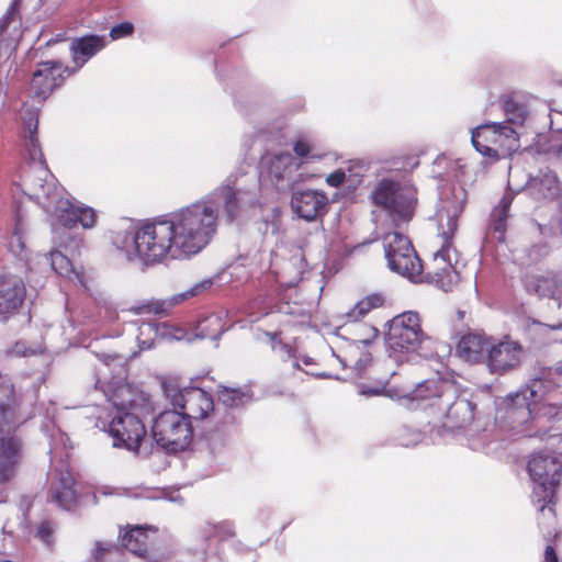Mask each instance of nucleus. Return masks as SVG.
<instances>
[{
  "instance_id": "79ce46f5",
  "label": "nucleus",
  "mask_w": 562,
  "mask_h": 562,
  "mask_svg": "<svg viewBox=\"0 0 562 562\" xmlns=\"http://www.w3.org/2000/svg\"><path fill=\"white\" fill-rule=\"evenodd\" d=\"M134 26L130 22H123L115 26H113L110 31V36L112 40H119L125 36H128L133 33Z\"/></svg>"
},
{
  "instance_id": "de8ad7c7",
  "label": "nucleus",
  "mask_w": 562,
  "mask_h": 562,
  "mask_svg": "<svg viewBox=\"0 0 562 562\" xmlns=\"http://www.w3.org/2000/svg\"><path fill=\"white\" fill-rule=\"evenodd\" d=\"M364 299L368 302L369 307H371V310L375 308V307L382 306V304L384 302L383 296L380 295V294H371V295H368Z\"/></svg>"
},
{
  "instance_id": "49530a36",
  "label": "nucleus",
  "mask_w": 562,
  "mask_h": 562,
  "mask_svg": "<svg viewBox=\"0 0 562 562\" xmlns=\"http://www.w3.org/2000/svg\"><path fill=\"white\" fill-rule=\"evenodd\" d=\"M52 533L53 530L49 522H42L37 528V537L45 542H48Z\"/></svg>"
},
{
  "instance_id": "a211bd4d",
  "label": "nucleus",
  "mask_w": 562,
  "mask_h": 562,
  "mask_svg": "<svg viewBox=\"0 0 562 562\" xmlns=\"http://www.w3.org/2000/svg\"><path fill=\"white\" fill-rule=\"evenodd\" d=\"M11 379L0 373V432L16 429L24 423Z\"/></svg>"
},
{
  "instance_id": "09e8293b",
  "label": "nucleus",
  "mask_w": 562,
  "mask_h": 562,
  "mask_svg": "<svg viewBox=\"0 0 562 562\" xmlns=\"http://www.w3.org/2000/svg\"><path fill=\"white\" fill-rule=\"evenodd\" d=\"M544 560L546 562H559L558 555L552 546H547L544 551Z\"/></svg>"
},
{
  "instance_id": "f257e3e1",
  "label": "nucleus",
  "mask_w": 562,
  "mask_h": 562,
  "mask_svg": "<svg viewBox=\"0 0 562 562\" xmlns=\"http://www.w3.org/2000/svg\"><path fill=\"white\" fill-rule=\"evenodd\" d=\"M235 181L229 176L201 200L146 223L136 232H126L116 241L117 248L128 260L146 265L196 255L215 236L221 213L231 224L246 209L245 193L235 189Z\"/></svg>"
},
{
  "instance_id": "cd10ccee",
  "label": "nucleus",
  "mask_w": 562,
  "mask_h": 562,
  "mask_svg": "<svg viewBox=\"0 0 562 562\" xmlns=\"http://www.w3.org/2000/svg\"><path fill=\"white\" fill-rule=\"evenodd\" d=\"M52 501L66 510L71 509L76 504L77 496L74 490V479L69 473H60L59 486L53 490Z\"/></svg>"
},
{
  "instance_id": "f3484780",
  "label": "nucleus",
  "mask_w": 562,
  "mask_h": 562,
  "mask_svg": "<svg viewBox=\"0 0 562 562\" xmlns=\"http://www.w3.org/2000/svg\"><path fill=\"white\" fill-rule=\"evenodd\" d=\"M37 119H33V116L30 117V120L25 123L26 127L29 130V140L26 143V150L29 153L30 160L33 162V172L35 173V177L27 176L24 179V190H26V194L30 196V186H36V183H45L53 181L55 183V180L53 177H48V172L45 166L44 161V155L42 153V149L38 144V139L36 138L35 134L37 131Z\"/></svg>"
},
{
  "instance_id": "6ab92c4d",
  "label": "nucleus",
  "mask_w": 562,
  "mask_h": 562,
  "mask_svg": "<svg viewBox=\"0 0 562 562\" xmlns=\"http://www.w3.org/2000/svg\"><path fill=\"white\" fill-rule=\"evenodd\" d=\"M26 288L22 278L14 274L0 276V317L8 319L23 304Z\"/></svg>"
},
{
  "instance_id": "a19ab883",
  "label": "nucleus",
  "mask_w": 562,
  "mask_h": 562,
  "mask_svg": "<svg viewBox=\"0 0 562 562\" xmlns=\"http://www.w3.org/2000/svg\"><path fill=\"white\" fill-rule=\"evenodd\" d=\"M371 311L366 299L359 301L353 308L348 312L347 316L351 322H358Z\"/></svg>"
},
{
  "instance_id": "7c9ffc66",
  "label": "nucleus",
  "mask_w": 562,
  "mask_h": 562,
  "mask_svg": "<svg viewBox=\"0 0 562 562\" xmlns=\"http://www.w3.org/2000/svg\"><path fill=\"white\" fill-rule=\"evenodd\" d=\"M225 330L226 328L218 315H209L199 322L193 340L206 338L218 340Z\"/></svg>"
},
{
  "instance_id": "ea45409f",
  "label": "nucleus",
  "mask_w": 562,
  "mask_h": 562,
  "mask_svg": "<svg viewBox=\"0 0 562 562\" xmlns=\"http://www.w3.org/2000/svg\"><path fill=\"white\" fill-rule=\"evenodd\" d=\"M312 149H313L312 140L308 137H306V136L300 137L294 143V146H293L294 153L300 158L308 157L310 154L312 153Z\"/></svg>"
},
{
  "instance_id": "473e14b6",
  "label": "nucleus",
  "mask_w": 562,
  "mask_h": 562,
  "mask_svg": "<svg viewBox=\"0 0 562 562\" xmlns=\"http://www.w3.org/2000/svg\"><path fill=\"white\" fill-rule=\"evenodd\" d=\"M251 398L248 389L221 386L218 390V400L227 407H239L248 403Z\"/></svg>"
},
{
  "instance_id": "4be33fe9",
  "label": "nucleus",
  "mask_w": 562,
  "mask_h": 562,
  "mask_svg": "<svg viewBox=\"0 0 562 562\" xmlns=\"http://www.w3.org/2000/svg\"><path fill=\"white\" fill-rule=\"evenodd\" d=\"M305 267L306 262L301 254L293 255L289 260L284 261L280 271H274L272 274L266 277L267 281L273 279L278 285L269 290L267 296H272L281 289L296 285L302 280Z\"/></svg>"
},
{
  "instance_id": "3c124183",
  "label": "nucleus",
  "mask_w": 562,
  "mask_h": 562,
  "mask_svg": "<svg viewBox=\"0 0 562 562\" xmlns=\"http://www.w3.org/2000/svg\"><path fill=\"white\" fill-rule=\"evenodd\" d=\"M382 392V389L380 387H361L360 394L368 395V396H375L380 395Z\"/></svg>"
},
{
  "instance_id": "c9c22d12",
  "label": "nucleus",
  "mask_w": 562,
  "mask_h": 562,
  "mask_svg": "<svg viewBox=\"0 0 562 562\" xmlns=\"http://www.w3.org/2000/svg\"><path fill=\"white\" fill-rule=\"evenodd\" d=\"M23 462V459L13 457H5L3 453L0 456V484L12 481Z\"/></svg>"
},
{
  "instance_id": "a18cd8bd",
  "label": "nucleus",
  "mask_w": 562,
  "mask_h": 562,
  "mask_svg": "<svg viewBox=\"0 0 562 562\" xmlns=\"http://www.w3.org/2000/svg\"><path fill=\"white\" fill-rule=\"evenodd\" d=\"M162 335L169 336V338L176 339V340L186 339L189 342H191L193 340V336H187V334L181 328H176V327L170 329L169 331L162 333Z\"/></svg>"
},
{
  "instance_id": "6e6552de",
  "label": "nucleus",
  "mask_w": 562,
  "mask_h": 562,
  "mask_svg": "<svg viewBox=\"0 0 562 562\" xmlns=\"http://www.w3.org/2000/svg\"><path fill=\"white\" fill-rule=\"evenodd\" d=\"M562 471V456L554 452L541 451L532 454L528 462V473L536 486L533 494L537 503H540L539 512L552 519L554 512L552 507L547 509V504H551L554 491L560 483Z\"/></svg>"
},
{
  "instance_id": "5fc2aeb1",
  "label": "nucleus",
  "mask_w": 562,
  "mask_h": 562,
  "mask_svg": "<svg viewBox=\"0 0 562 562\" xmlns=\"http://www.w3.org/2000/svg\"><path fill=\"white\" fill-rule=\"evenodd\" d=\"M138 339V345L140 347V349H149L153 347V340L151 339H147V340H142L139 337H137Z\"/></svg>"
},
{
  "instance_id": "8fccbe9b",
  "label": "nucleus",
  "mask_w": 562,
  "mask_h": 562,
  "mask_svg": "<svg viewBox=\"0 0 562 562\" xmlns=\"http://www.w3.org/2000/svg\"><path fill=\"white\" fill-rule=\"evenodd\" d=\"M12 19V13L8 11L1 19H0V35L7 30Z\"/></svg>"
},
{
  "instance_id": "dca6fc26",
  "label": "nucleus",
  "mask_w": 562,
  "mask_h": 562,
  "mask_svg": "<svg viewBox=\"0 0 562 562\" xmlns=\"http://www.w3.org/2000/svg\"><path fill=\"white\" fill-rule=\"evenodd\" d=\"M522 346L508 337L498 342H491L486 356V366L494 374H506L518 369L522 362Z\"/></svg>"
},
{
  "instance_id": "39448f33",
  "label": "nucleus",
  "mask_w": 562,
  "mask_h": 562,
  "mask_svg": "<svg viewBox=\"0 0 562 562\" xmlns=\"http://www.w3.org/2000/svg\"><path fill=\"white\" fill-rule=\"evenodd\" d=\"M385 342L390 357L396 362L409 361L413 357L428 358L434 353V339L422 329L418 313L408 311L390 322Z\"/></svg>"
},
{
  "instance_id": "c03bdc74",
  "label": "nucleus",
  "mask_w": 562,
  "mask_h": 562,
  "mask_svg": "<svg viewBox=\"0 0 562 562\" xmlns=\"http://www.w3.org/2000/svg\"><path fill=\"white\" fill-rule=\"evenodd\" d=\"M345 179V172L341 170H336L327 176L326 181L331 187H339L344 183Z\"/></svg>"
},
{
  "instance_id": "603ef678",
  "label": "nucleus",
  "mask_w": 562,
  "mask_h": 562,
  "mask_svg": "<svg viewBox=\"0 0 562 562\" xmlns=\"http://www.w3.org/2000/svg\"><path fill=\"white\" fill-rule=\"evenodd\" d=\"M139 331H140V335H149L154 331V326L151 324H143L140 327H139Z\"/></svg>"
},
{
  "instance_id": "e433bc0d",
  "label": "nucleus",
  "mask_w": 562,
  "mask_h": 562,
  "mask_svg": "<svg viewBox=\"0 0 562 562\" xmlns=\"http://www.w3.org/2000/svg\"><path fill=\"white\" fill-rule=\"evenodd\" d=\"M212 284H213V279L212 278L204 279L201 282L194 284L189 290L172 296L170 299V304L176 305V304H179L180 302H182V301H184L187 299H190V297H193L195 295H199L203 291H205L209 288H211Z\"/></svg>"
},
{
  "instance_id": "5701e85b",
  "label": "nucleus",
  "mask_w": 562,
  "mask_h": 562,
  "mask_svg": "<svg viewBox=\"0 0 562 562\" xmlns=\"http://www.w3.org/2000/svg\"><path fill=\"white\" fill-rule=\"evenodd\" d=\"M560 182L557 175L550 169H541L536 176L529 178L524 191L536 201H550L560 193Z\"/></svg>"
},
{
  "instance_id": "412c9836",
  "label": "nucleus",
  "mask_w": 562,
  "mask_h": 562,
  "mask_svg": "<svg viewBox=\"0 0 562 562\" xmlns=\"http://www.w3.org/2000/svg\"><path fill=\"white\" fill-rule=\"evenodd\" d=\"M327 196L317 190H303L293 193L291 205L293 211L305 221H315L325 213Z\"/></svg>"
},
{
  "instance_id": "f8f14e48",
  "label": "nucleus",
  "mask_w": 562,
  "mask_h": 562,
  "mask_svg": "<svg viewBox=\"0 0 562 562\" xmlns=\"http://www.w3.org/2000/svg\"><path fill=\"white\" fill-rule=\"evenodd\" d=\"M471 143L480 154L490 158L512 154L519 147L517 131L506 122H488L474 127Z\"/></svg>"
},
{
  "instance_id": "4468645a",
  "label": "nucleus",
  "mask_w": 562,
  "mask_h": 562,
  "mask_svg": "<svg viewBox=\"0 0 562 562\" xmlns=\"http://www.w3.org/2000/svg\"><path fill=\"white\" fill-rule=\"evenodd\" d=\"M383 248L391 271L413 282L423 281V265L407 236L390 232L383 237Z\"/></svg>"
},
{
  "instance_id": "c756f323",
  "label": "nucleus",
  "mask_w": 562,
  "mask_h": 562,
  "mask_svg": "<svg viewBox=\"0 0 562 562\" xmlns=\"http://www.w3.org/2000/svg\"><path fill=\"white\" fill-rule=\"evenodd\" d=\"M122 544L130 552L143 557L147 552L149 538L143 527L135 526L124 533Z\"/></svg>"
},
{
  "instance_id": "9d476101",
  "label": "nucleus",
  "mask_w": 562,
  "mask_h": 562,
  "mask_svg": "<svg viewBox=\"0 0 562 562\" xmlns=\"http://www.w3.org/2000/svg\"><path fill=\"white\" fill-rule=\"evenodd\" d=\"M151 435L159 447L176 453L190 448L194 430L190 419L173 407L161 412L154 419Z\"/></svg>"
},
{
  "instance_id": "f03ea898",
  "label": "nucleus",
  "mask_w": 562,
  "mask_h": 562,
  "mask_svg": "<svg viewBox=\"0 0 562 562\" xmlns=\"http://www.w3.org/2000/svg\"><path fill=\"white\" fill-rule=\"evenodd\" d=\"M562 375V364L549 369L541 378L531 379L526 385L504 397L496 411V424L513 436H530V422L538 417L553 418L562 413V405L552 402L549 379Z\"/></svg>"
},
{
  "instance_id": "2eb2a0df",
  "label": "nucleus",
  "mask_w": 562,
  "mask_h": 562,
  "mask_svg": "<svg viewBox=\"0 0 562 562\" xmlns=\"http://www.w3.org/2000/svg\"><path fill=\"white\" fill-rule=\"evenodd\" d=\"M300 166L290 153L267 154L260 160V183L280 191L290 189L301 179Z\"/></svg>"
},
{
  "instance_id": "aec40b11",
  "label": "nucleus",
  "mask_w": 562,
  "mask_h": 562,
  "mask_svg": "<svg viewBox=\"0 0 562 562\" xmlns=\"http://www.w3.org/2000/svg\"><path fill=\"white\" fill-rule=\"evenodd\" d=\"M67 68L58 61H45L38 65L31 81V89L35 97L44 100L48 94L64 81V72Z\"/></svg>"
},
{
  "instance_id": "7ed1b4c3",
  "label": "nucleus",
  "mask_w": 562,
  "mask_h": 562,
  "mask_svg": "<svg viewBox=\"0 0 562 562\" xmlns=\"http://www.w3.org/2000/svg\"><path fill=\"white\" fill-rule=\"evenodd\" d=\"M467 202V191L462 187H452L441 194L436 213L438 222V236L441 247L434 255L431 270L427 277L431 283L445 292L452 291L459 281V273L452 265L451 255L456 254L452 238L458 228V221Z\"/></svg>"
},
{
  "instance_id": "a878e982",
  "label": "nucleus",
  "mask_w": 562,
  "mask_h": 562,
  "mask_svg": "<svg viewBox=\"0 0 562 562\" xmlns=\"http://www.w3.org/2000/svg\"><path fill=\"white\" fill-rule=\"evenodd\" d=\"M491 341L483 334L464 335L457 346L458 356L470 363H479L486 359Z\"/></svg>"
},
{
  "instance_id": "2f4dec72",
  "label": "nucleus",
  "mask_w": 562,
  "mask_h": 562,
  "mask_svg": "<svg viewBox=\"0 0 562 562\" xmlns=\"http://www.w3.org/2000/svg\"><path fill=\"white\" fill-rule=\"evenodd\" d=\"M14 430L15 429H8L0 432V456L3 453L5 457L24 460V442Z\"/></svg>"
},
{
  "instance_id": "c85d7f7f",
  "label": "nucleus",
  "mask_w": 562,
  "mask_h": 562,
  "mask_svg": "<svg viewBox=\"0 0 562 562\" xmlns=\"http://www.w3.org/2000/svg\"><path fill=\"white\" fill-rule=\"evenodd\" d=\"M512 202L513 195L510 193H506L491 213L488 227L491 231L498 233V240L504 239L506 223L509 216L508 211L510 209Z\"/></svg>"
},
{
  "instance_id": "4d7b16f0",
  "label": "nucleus",
  "mask_w": 562,
  "mask_h": 562,
  "mask_svg": "<svg viewBox=\"0 0 562 562\" xmlns=\"http://www.w3.org/2000/svg\"><path fill=\"white\" fill-rule=\"evenodd\" d=\"M558 154H559L560 156H562V145L559 147V149H558Z\"/></svg>"
},
{
  "instance_id": "bb28decb",
  "label": "nucleus",
  "mask_w": 562,
  "mask_h": 562,
  "mask_svg": "<svg viewBox=\"0 0 562 562\" xmlns=\"http://www.w3.org/2000/svg\"><path fill=\"white\" fill-rule=\"evenodd\" d=\"M49 260L52 269L57 274L86 286L82 269L76 267L65 254L59 250H52Z\"/></svg>"
},
{
  "instance_id": "13d9d810",
  "label": "nucleus",
  "mask_w": 562,
  "mask_h": 562,
  "mask_svg": "<svg viewBox=\"0 0 562 562\" xmlns=\"http://www.w3.org/2000/svg\"><path fill=\"white\" fill-rule=\"evenodd\" d=\"M7 527H8L7 524L2 527L3 531L7 530Z\"/></svg>"
},
{
  "instance_id": "b1692460",
  "label": "nucleus",
  "mask_w": 562,
  "mask_h": 562,
  "mask_svg": "<svg viewBox=\"0 0 562 562\" xmlns=\"http://www.w3.org/2000/svg\"><path fill=\"white\" fill-rule=\"evenodd\" d=\"M524 286L530 294L541 299H552L558 302L562 300V273L547 276H527L524 279Z\"/></svg>"
},
{
  "instance_id": "ddd939ff",
  "label": "nucleus",
  "mask_w": 562,
  "mask_h": 562,
  "mask_svg": "<svg viewBox=\"0 0 562 562\" xmlns=\"http://www.w3.org/2000/svg\"><path fill=\"white\" fill-rule=\"evenodd\" d=\"M164 397L190 419H204L214 411L211 394L200 387H181L177 380L165 379L160 383Z\"/></svg>"
},
{
  "instance_id": "864d4df0",
  "label": "nucleus",
  "mask_w": 562,
  "mask_h": 562,
  "mask_svg": "<svg viewBox=\"0 0 562 562\" xmlns=\"http://www.w3.org/2000/svg\"><path fill=\"white\" fill-rule=\"evenodd\" d=\"M266 336L269 338L270 342L272 344V347L274 348L276 344H280L281 340L279 339V336L277 333H266Z\"/></svg>"
},
{
  "instance_id": "0eeeda50",
  "label": "nucleus",
  "mask_w": 562,
  "mask_h": 562,
  "mask_svg": "<svg viewBox=\"0 0 562 562\" xmlns=\"http://www.w3.org/2000/svg\"><path fill=\"white\" fill-rule=\"evenodd\" d=\"M30 198L42 207L56 215L65 228H72L78 223L83 228H92L95 223V213L91 207L77 206L64 198V190L53 181L30 186Z\"/></svg>"
},
{
  "instance_id": "9b49d317",
  "label": "nucleus",
  "mask_w": 562,
  "mask_h": 562,
  "mask_svg": "<svg viewBox=\"0 0 562 562\" xmlns=\"http://www.w3.org/2000/svg\"><path fill=\"white\" fill-rule=\"evenodd\" d=\"M146 415L138 412H110L105 416H98L95 426L109 432L113 438L114 447H123L137 452L142 440L146 436V427L142 420Z\"/></svg>"
},
{
  "instance_id": "37998d69",
  "label": "nucleus",
  "mask_w": 562,
  "mask_h": 562,
  "mask_svg": "<svg viewBox=\"0 0 562 562\" xmlns=\"http://www.w3.org/2000/svg\"><path fill=\"white\" fill-rule=\"evenodd\" d=\"M9 352L12 356L26 357L30 355H34L36 352V349L27 347L26 342L24 341H16Z\"/></svg>"
},
{
  "instance_id": "f704fd0d",
  "label": "nucleus",
  "mask_w": 562,
  "mask_h": 562,
  "mask_svg": "<svg viewBox=\"0 0 562 562\" xmlns=\"http://www.w3.org/2000/svg\"><path fill=\"white\" fill-rule=\"evenodd\" d=\"M9 251L12 252L16 258L22 259L25 252V238L24 228L22 225L21 216L18 213L16 224L13 234L10 236L8 241Z\"/></svg>"
},
{
  "instance_id": "20e7f679",
  "label": "nucleus",
  "mask_w": 562,
  "mask_h": 562,
  "mask_svg": "<svg viewBox=\"0 0 562 562\" xmlns=\"http://www.w3.org/2000/svg\"><path fill=\"white\" fill-rule=\"evenodd\" d=\"M409 400L420 408H435L450 429L461 428L472 423L475 404L468 392L450 380L431 379L419 383L409 394Z\"/></svg>"
},
{
  "instance_id": "58836bf2",
  "label": "nucleus",
  "mask_w": 562,
  "mask_h": 562,
  "mask_svg": "<svg viewBox=\"0 0 562 562\" xmlns=\"http://www.w3.org/2000/svg\"><path fill=\"white\" fill-rule=\"evenodd\" d=\"M114 552H119V548L116 546L97 541L92 551V557L95 562H102L103 555L112 554Z\"/></svg>"
},
{
  "instance_id": "6e6d98bb",
  "label": "nucleus",
  "mask_w": 562,
  "mask_h": 562,
  "mask_svg": "<svg viewBox=\"0 0 562 562\" xmlns=\"http://www.w3.org/2000/svg\"><path fill=\"white\" fill-rule=\"evenodd\" d=\"M233 535H234V531L232 530V528H228L226 531V536L231 537Z\"/></svg>"
},
{
  "instance_id": "4c0bfd02",
  "label": "nucleus",
  "mask_w": 562,
  "mask_h": 562,
  "mask_svg": "<svg viewBox=\"0 0 562 562\" xmlns=\"http://www.w3.org/2000/svg\"><path fill=\"white\" fill-rule=\"evenodd\" d=\"M550 252V247L544 244H536L528 250V263H536Z\"/></svg>"
},
{
  "instance_id": "423d86ee",
  "label": "nucleus",
  "mask_w": 562,
  "mask_h": 562,
  "mask_svg": "<svg viewBox=\"0 0 562 562\" xmlns=\"http://www.w3.org/2000/svg\"><path fill=\"white\" fill-rule=\"evenodd\" d=\"M126 360L120 355H102L99 364L95 367L97 380L95 390H101L108 401L113 405L111 412H138L140 415H150L154 405L150 396L127 383H120L112 387L106 381V370L112 363L122 366Z\"/></svg>"
},
{
  "instance_id": "393cba45",
  "label": "nucleus",
  "mask_w": 562,
  "mask_h": 562,
  "mask_svg": "<svg viewBox=\"0 0 562 562\" xmlns=\"http://www.w3.org/2000/svg\"><path fill=\"white\" fill-rule=\"evenodd\" d=\"M105 44V36L95 34L74 38L69 49L76 67L81 68L90 58L101 52Z\"/></svg>"
},
{
  "instance_id": "1a4fd4ad",
  "label": "nucleus",
  "mask_w": 562,
  "mask_h": 562,
  "mask_svg": "<svg viewBox=\"0 0 562 562\" xmlns=\"http://www.w3.org/2000/svg\"><path fill=\"white\" fill-rule=\"evenodd\" d=\"M373 203L383 209L391 221L400 226L408 223L417 204L416 189L408 182L382 179L372 192Z\"/></svg>"
},
{
  "instance_id": "72a5a7b5",
  "label": "nucleus",
  "mask_w": 562,
  "mask_h": 562,
  "mask_svg": "<svg viewBox=\"0 0 562 562\" xmlns=\"http://www.w3.org/2000/svg\"><path fill=\"white\" fill-rule=\"evenodd\" d=\"M503 109L506 115L504 122H506L507 125L516 128V126H521L527 120L528 111L526 105L512 98H507L503 101Z\"/></svg>"
}]
</instances>
